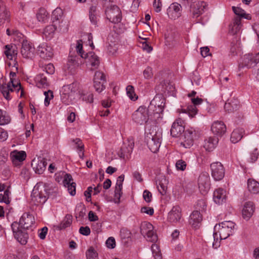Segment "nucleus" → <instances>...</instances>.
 Segmentation results:
<instances>
[{
	"mask_svg": "<svg viewBox=\"0 0 259 259\" xmlns=\"http://www.w3.org/2000/svg\"><path fill=\"white\" fill-rule=\"evenodd\" d=\"M76 49L79 56L85 59L87 64L91 66V70H95L98 68L100 63V59L94 52H90L84 54L82 51V44L79 41H77Z\"/></svg>",
	"mask_w": 259,
	"mask_h": 259,
	"instance_id": "obj_1",
	"label": "nucleus"
},
{
	"mask_svg": "<svg viewBox=\"0 0 259 259\" xmlns=\"http://www.w3.org/2000/svg\"><path fill=\"white\" fill-rule=\"evenodd\" d=\"M105 14L107 19L111 23H118L121 20V12L117 6L113 5L107 8Z\"/></svg>",
	"mask_w": 259,
	"mask_h": 259,
	"instance_id": "obj_2",
	"label": "nucleus"
},
{
	"mask_svg": "<svg viewBox=\"0 0 259 259\" xmlns=\"http://www.w3.org/2000/svg\"><path fill=\"white\" fill-rule=\"evenodd\" d=\"M191 102L193 105L188 106L186 108H179L177 109V112L179 113L187 114L191 118L194 117L198 111L196 106L201 104L203 102V100L201 98L197 97L196 98H192Z\"/></svg>",
	"mask_w": 259,
	"mask_h": 259,
	"instance_id": "obj_3",
	"label": "nucleus"
},
{
	"mask_svg": "<svg viewBox=\"0 0 259 259\" xmlns=\"http://www.w3.org/2000/svg\"><path fill=\"white\" fill-rule=\"evenodd\" d=\"M258 62L259 53L245 54L242 58V62L239 63V67L240 68L244 67L251 68L254 67Z\"/></svg>",
	"mask_w": 259,
	"mask_h": 259,
	"instance_id": "obj_4",
	"label": "nucleus"
},
{
	"mask_svg": "<svg viewBox=\"0 0 259 259\" xmlns=\"http://www.w3.org/2000/svg\"><path fill=\"white\" fill-rule=\"evenodd\" d=\"M148 109L143 106H140L132 114L133 120L140 124L146 123L148 119Z\"/></svg>",
	"mask_w": 259,
	"mask_h": 259,
	"instance_id": "obj_5",
	"label": "nucleus"
},
{
	"mask_svg": "<svg viewBox=\"0 0 259 259\" xmlns=\"http://www.w3.org/2000/svg\"><path fill=\"white\" fill-rule=\"evenodd\" d=\"M206 5L204 2L194 1L190 5V12L193 19H197L204 12Z\"/></svg>",
	"mask_w": 259,
	"mask_h": 259,
	"instance_id": "obj_6",
	"label": "nucleus"
},
{
	"mask_svg": "<svg viewBox=\"0 0 259 259\" xmlns=\"http://www.w3.org/2000/svg\"><path fill=\"white\" fill-rule=\"evenodd\" d=\"M31 200L35 205L42 204L47 200V196L46 195V189H40L39 190L38 188L35 187L33 190L31 194Z\"/></svg>",
	"mask_w": 259,
	"mask_h": 259,
	"instance_id": "obj_7",
	"label": "nucleus"
},
{
	"mask_svg": "<svg viewBox=\"0 0 259 259\" xmlns=\"http://www.w3.org/2000/svg\"><path fill=\"white\" fill-rule=\"evenodd\" d=\"M198 185L201 193L203 195L206 194L210 188V178L207 173H202L199 175Z\"/></svg>",
	"mask_w": 259,
	"mask_h": 259,
	"instance_id": "obj_8",
	"label": "nucleus"
},
{
	"mask_svg": "<svg viewBox=\"0 0 259 259\" xmlns=\"http://www.w3.org/2000/svg\"><path fill=\"white\" fill-rule=\"evenodd\" d=\"M162 134L160 132H156L147 140V145L149 149L153 153L157 152L160 146Z\"/></svg>",
	"mask_w": 259,
	"mask_h": 259,
	"instance_id": "obj_9",
	"label": "nucleus"
},
{
	"mask_svg": "<svg viewBox=\"0 0 259 259\" xmlns=\"http://www.w3.org/2000/svg\"><path fill=\"white\" fill-rule=\"evenodd\" d=\"M211 176L215 181H220L224 177L225 169L220 162H213L210 164Z\"/></svg>",
	"mask_w": 259,
	"mask_h": 259,
	"instance_id": "obj_10",
	"label": "nucleus"
},
{
	"mask_svg": "<svg viewBox=\"0 0 259 259\" xmlns=\"http://www.w3.org/2000/svg\"><path fill=\"white\" fill-rule=\"evenodd\" d=\"M36 53L40 58L46 60L52 58L53 56L52 47L46 43L42 44L38 46Z\"/></svg>",
	"mask_w": 259,
	"mask_h": 259,
	"instance_id": "obj_11",
	"label": "nucleus"
},
{
	"mask_svg": "<svg viewBox=\"0 0 259 259\" xmlns=\"http://www.w3.org/2000/svg\"><path fill=\"white\" fill-rule=\"evenodd\" d=\"M28 228H12L14 237L21 244H25L27 242L28 235Z\"/></svg>",
	"mask_w": 259,
	"mask_h": 259,
	"instance_id": "obj_12",
	"label": "nucleus"
},
{
	"mask_svg": "<svg viewBox=\"0 0 259 259\" xmlns=\"http://www.w3.org/2000/svg\"><path fill=\"white\" fill-rule=\"evenodd\" d=\"M134 146V140L133 139H128L127 143H124L118 152L119 157L123 159L128 158L133 151Z\"/></svg>",
	"mask_w": 259,
	"mask_h": 259,
	"instance_id": "obj_13",
	"label": "nucleus"
},
{
	"mask_svg": "<svg viewBox=\"0 0 259 259\" xmlns=\"http://www.w3.org/2000/svg\"><path fill=\"white\" fill-rule=\"evenodd\" d=\"M184 121L181 118H177L172 123L170 130V134L174 137H179L185 132Z\"/></svg>",
	"mask_w": 259,
	"mask_h": 259,
	"instance_id": "obj_14",
	"label": "nucleus"
},
{
	"mask_svg": "<svg viewBox=\"0 0 259 259\" xmlns=\"http://www.w3.org/2000/svg\"><path fill=\"white\" fill-rule=\"evenodd\" d=\"M196 137V132L193 130H187L182 137L181 145L185 148H190L193 145L194 138Z\"/></svg>",
	"mask_w": 259,
	"mask_h": 259,
	"instance_id": "obj_15",
	"label": "nucleus"
},
{
	"mask_svg": "<svg viewBox=\"0 0 259 259\" xmlns=\"http://www.w3.org/2000/svg\"><path fill=\"white\" fill-rule=\"evenodd\" d=\"M34 47L31 43L27 40H23L22 43L21 54L25 58H31L33 56Z\"/></svg>",
	"mask_w": 259,
	"mask_h": 259,
	"instance_id": "obj_16",
	"label": "nucleus"
},
{
	"mask_svg": "<svg viewBox=\"0 0 259 259\" xmlns=\"http://www.w3.org/2000/svg\"><path fill=\"white\" fill-rule=\"evenodd\" d=\"M182 217V210L180 206H175L168 214L167 220L174 225L179 222Z\"/></svg>",
	"mask_w": 259,
	"mask_h": 259,
	"instance_id": "obj_17",
	"label": "nucleus"
},
{
	"mask_svg": "<svg viewBox=\"0 0 259 259\" xmlns=\"http://www.w3.org/2000/svg\"><path fill=\"white\" fill-rule=\"evenodd\" d=\"M182 6L177 3H172L167 10L168 17L172 19H176L181 16Z\"/></svg>",
	"mask_w": 259,
	"mask_h": 259,
	"instance_id": "obj_18",
	"label": "nucleus"
},
{
	"mask_svg": "<svg viewBox=\"0 0 259 259\" xmlns=\"http://www.w3.org/2000/svg\"><path fill=\"white\" fill-rule=\"evenodd\" d=\"M63 185L67 187L68 192L72 196L76 194V184L73 182V179L71 175L66 174L64 177L63 181Z\"/></svg>",
	"mask_w": 259,
	"mask_h": 259,
	"instance_id": "obj_19",
	"label": "nucleus"
},
{
	"mask_svg": "<svg viewBox=\"0 0 259 259\" xmlns=\"http://www.w3.org/2000/svg\"><path fill=\"white\" fill-rule=\"evenodd\" d=\"M26 157V152L24 151L14 150L10 153V158L13 163L17 165L24 161Z\"/></svg>",
	"mask_w": 259,
	"mask_h": 259,
	"instance_id": "obj_20",
	"label": "nucleus"
},
{
	"mask_svg": "<svg viewBox=\"0 0 259 259\" xmlns=\"http://www.w3.org/2000/svg\"><path fill=\"white\" fill-rule=\"evenodd\" d=\"M124 181V175H122L117 178L115 189L114 191V201L115 203H119L120 197L122 194V184Z\"/></svg>",
	"mask_w": 259,
	"mask_h": 259,
	"instance_id": "obj_21",
	"label": "nucleus"
},
{
	"mask_svg": "<svg viewBox=\"0 0 259 259\" xmlns=\"http://www.w3.org/2000/svg\"><path fill=\"white\" fill-rule=\"evenodd\" d=\"M211 130L215 135L222 136L226 132V126L223 121H216L212 123Z\"/></svg>",
	"mask_w": 259,
	"mask_h": 259,
	"instance_id": "obj_22",
	"label": "nucleus"
},
{
	"mask_svg": "<svg viewBox=\"0 0 259 259\" xmlns=\"http://www.w3.org/2000/svg\"><path fill=\"white\" fill-rule=\"evenodd\" d=\"M47 164L44 159H34L31 162V166L36 173L41 174L45 170Z\"/></svg>",
	"mask_w": 259,
	"mask_h": 259,
	"instance_id": "obj_23",
	"label": "nucleus"
},
{
	"mask_svg": "<svg viewBox=\"0 0 259 259\" xmlns=\"http://www.w3.org/2000/svg\"><path fill=\"white\" fill-rule=\"evenodd\" d=\"M255 209L254 203L251 201L246 202L242 210V217L244 219L248 220L253 214Z\"/></svg>",
	"mask_w": 259,
	"mask_h": 259,
	"instance_id": "obj_24",
	"label": "nucleus"
},
{
	"mask_svg": "<svg viewBox=\"0 0 259 259\" xmlns=\"http://www.w3.org/2000/svg\"><path fill=\"white\" fill-rule=\"evenodd\" d=\"M150 228H140L141 234L144 236L147 241L155 242L158 239V237L155 232L152 230L149 229Z\"/></svg>",
	"mask_w": 259,
	"mask_h": 259,
	"instance_id": "obj_25",
	"label": "nucleus"
},
{
	"mask_svg": "<svg viewBox=\"0 0 259 259\" xmlns=\"http://www.w3.org/2000/svg\"><path fill=\"white\" fill-rule=\"evenodd\" d=\"M13 67L14 68V69H12V71L10 73V81L9 82L12 83V87L16 91L18 92L21 89V87L20 83L16 80V73L18 69L17 62L14 64Z\"/></svg>",
	"mask_w": 259,
	"mask_h": 259,
	"instance_id": "obj_26",
	"label": "nucleus"
},
{
	"mask_svg": "<svg viewBox=\"0 0 259 259\" xmlns=\"http://www.w3.org/2000/svg\"><path fill=\"white\" fill-rule=\"evenodd\" d=\"M34 223V217L32 214L25 213L20 218L19 225L20 227H31Z\"/></svg>",
	"mask_w": 259,
	"mask_h": 259,
	"instance_id": "obj_27",
	"label": "nucleus"
},
{
	"mask_svg": "<svg viewBox=\"0 0 259 259\" xmlns=\"http://www.w3.org/2000/svg\"><path fill=\"white\" fill-rule=\"evenodd\" d=\"M239 102L237 99H230L228 100L224 105V109L228 113L233 112L239 109Z\"/></svg>",
	"mask_w": 259,
	"mask_h": 259,
	"instance_id": "obj_28",
	"label": "nucleus"
},
{
	"mask_svg": "<svg viewBox=\"0 0 259 259\" xmlns=\"http://www.w3.org/2000/svg\"><path fill=\"white\" fill-rule=\"evenodd\" d=\"M165 99L162 95H157L151 101L149 106V109H153L157 106L164 108L165 107Z\"/></svg>",
	"mask_w": 259,
	"mask_h": 259,
	"instance_id": "obj_29",
	"label": "nucleus"
},
{
	"mask_svg": "<svg viewBox=\"0 0 259 259\" xmlns=\"http://www.w3.org/2000/svg\"><path fill=\"white\" fill-rule=\"evenodd\" d=\"M202 221V216L199 211L194 210L190 215L189 223L191 226H198Z\"/></svg>",
	"mask_w": 259,
	"mask_h": 259,
	"instance_id": "obj_30",
	"label": "nucleus"
},
{
	"mask_svg": "<svg viewBox=\"0 0 259 259\" xmlns=\"http://www.w3.org/2000/svg\"><path fill=\"white\" fill-rule=\"evenodd\" d=\"M226 192L221 188L215 190L213 192L214 201L218 204H222L226 199Z\"/></svg>",
	"mask_w": 259,
	"mask_h": 259,
	"instance_id": "obj_31",
	"label": "nucleus"
},
{
	"mask_svg": "<svg viewBox=\"0 0 259 259\" xmlns=\"http://www.w3.org/2000/svg\"><path fill=\"white\" fill-rule=\"evenodd\" d=\"M241 26L240 18L235 17L232 23L229 25V32L233 35L235 34L239 31Z\"/></svg>",
	"mask_w": 259,
	"mask_h": 259,
	"instance_id": "obj_32",
	"label": "nucleus"
},
{
	"mask_svg": "<svg viewBox=\"0 0 259 259\" xmlns=\"http://www.w3.org/2000/svg\"><path fill=\"white\" fill-rule=\"evenodd\" d=\"M218 141V139L215 137H209L205 140L203 147L206 150L211 151L216 147Z\"/></svg>",
	"mask_w": 259,
	"mask_h": 259,
	"instance_id": "obj_33",
	"label": "nucleus"
},
{
	"mask_svg": "<svg viewBox=\"0 0 259 259\" xmlns=\"http://www.w3.org/2000/svg\"><path fill=\"white\" fill-rule=\"evenodd\" d=\"M5 48L4 53L8 59L12 60L15 56H17L18 51L15 45H7Z\"/></svg>",
	"mask_w": 259,
	"mask_h": 259,
	"instance_id": "obj_34",
	"label": "nucleus"
},
{
	"mask_svg": "<svg viewBox=\"0 0 259 259\" xmlns=\"http://www.w3.org/2000/svg\"><path fill=\"white\" fill-rule=\"evenodd\" d=\"M56 24L53 23L52 25L47 26L44 30L43 34L47 39H51L53 37L55 32L57 29Z\"/></svg>",
	"mask_w": 259,
	"mask_h": 259,
	"instance_id": "obj_35",
	"label": "nucleus"
},
{
	"mask_svg": "<svg viewBox=\"0 0 259 259\" xmlns=\"http://www.w3.org/2000/svg\"><path fill=\"white\" fill-rule=\"evenodd\" d=\"M244 131L243 128H236L233 131L231 135L230 140L233 143H236L243 137Z\"/></svg>",
	"mask_w": 259,
	"mask_h": 259,
	"instance_id": "obj_36",
	"label": "nucleus"
},
{
	"mask_svg": "<svg viewBox=\"0 0 259 259\" xmlns=\"http://www.w3.org/2000/svg\"><path fill=\"white\" fill-rule=\"evenodd\" d=\"M247 188L253 194L259 193V183L253 179H249L247 182Z\"/></svg>",
	"mask_w": 259,
	"mask_h": 259,
	"instance_id": "obj_37",
	"label": "nucleus"
},
{
	"mask_svg": "<svg viewBox=\"0 0 259 259\" xmlns=\"http://www.w3.org/2000/svg\"><path fill=\"white\" fill-rule=\"evenodd\" d=\"M35 81L38 88H42L49 85L47 77L44 74H39L35 77Z\"/></svg>",
	"mask_w": 259,
	"mask_h": 259,
	"instance_id": "obj_38",
	"label": "nucleus"
},
{
	"mask_svg": "<svg viewBox=\"0 0 259 259\" xmlns=\"http://www.w3.org/2000/svg\"><path fill=\"white\" fill-rule=\"evenodd\" d=\"M16 90L12 85V83L9 82L8 84H4L1 87V91L4 97L8 100L10 99V92H12Z\"/></svg>",
	"mask_w": 259,
	"mask_h": 259,
	"instance_id": "obj_39",
	"label": "nucleus"
},
{
	"mask_svg": "<svg viewBox=\"0 0 259 259\" xmlns=\"http://www.w3.org/2000/svg\"><path fill=\"white\" fill-rule=\"evenodd\" d=\"M63 12L60 8H57L52 12V19L53 20V23L56 24L60 22V20L63 16Z\"/></svg>",
	"mask_w": 259,
	"mask_h": 259,
	"instance_id": "obj_40",
	"label": "nucleus"
},
{
	"mask_svg": "<svg viewBox=\"0 0 259 259\" xmlns=\"http://www.w3.org/2000/svg\"><path fill=\"white\" fill-rule=\"evenodd\" d=\"M36 18L39 22H46L49 19V13L44 8H40L36 13Z\"/></svg>",
	"mask_w": 259,
	"mask_h": 259,
	"instance_id": "obj_41",
	"label": "nucleus"
},
{
	"mask_svg": "<svg viewBox=\"0 0 259 259\" xmlns=\"http://www.w3.org/2000/svg\"><path fill=\"white\" fill-rule=\"evenodd\" d=\"M167 181L164 177L161 178V180L159 181L157 187L158 191L162 195H165L166 193L167 189Z\"/></svg>",
	"mask_w": 259,
	"mask_h": 259,
	"instance_id": "obj_42",
	"label": "nucleus"
},
{
	"mask_svg": "<svg viewBox=\"0 0 259 259\" xmlns=\"http://www.w3.org/2000/svg\"><path fill=\"white\" fill-rule=\"evenodd\" d=\"M232 10L234 13L237 15L236 17H239L241 19L242 18H244L247 20H250L251 19V17L249 14H246L244 11L240 8L233 7Z\"/></svg>",
	"mask_w": 259,
	"mask_h": 259,
	"instance_id": "obj_43",
	"label": "nucleus"
},
{
	"mask_svg": "<svg viewBox=\"0 0 259 259\" xmlns=\"http://www.w3.org/2000/svg\"><path fill=\"white\" fill-rule=\"evenodd\" d=\"M10 16L9 12L6 7L4 5L0 7V24H3L5 21L8 20Z\"/></svg>",
	"mask_w": 259,
	"mask_h": 259,
	"instance_id": "obj_44",
	"label": "nucleus"
},
{
	"mask_svg": "<svg viewBox=\"0 0 259 259\" xmlns=\"http://www.w3.org/2000/svg\"><path fill=\"white\" fill-rule=\"evenodd\" d=\"M97 7L95 5L92 6L90 8L89 16L91 22L96 25L98 22V19L97 17Z\"/></svg>",
	"mask_w": 259,
	"mask_h": 259,
	"instance_id": "obj_45",
	"label": "nucleus"
},
{
	"mask_svg": "<svg viewBox=\"0 0 259 259\" xmlns=\"http://www.w3.org/2000/svg\"><path fill=\"white\" fill-rule=\"evenodd\" d=\"M151 250L155 259H162V254L159 246L157 244H152L151 246Z\"/></svg>",
	"mask_w": 259,
	"mask_h": 259,
	"instance_id": "obj_46",
	"label": "nucleus"
},
{
	"mask_svg": "<svg viewBox=\"0 0 259 259\" xmlns=\"http://www.w3.org/2000/svg\"><path fill=\"white\" fill-rule=\"evenodd\" d=\"M229 229L230 228H220L217 231L221 240L225 239L230 236Z\"/></svg>",
	"mask_w": 259,
	"mask_h": 259,
	"instance_id": "obj_47",
	"label": "nucleus"
},
{
	"mask_svg": "<svg viewBox=\"0 0 259 259\" xmlns=\"http://www.w3.org/2000/svg\"><path fill=\"white\" fill-rule=\"evenodd\" d=\"M86 209L83 205L78 204L75 208V214L76 218H82L85 214Z\"/></svg>",
	"mask_w": 259,
	"mask_h": 259,
	"instance_id": "obj_48",
	"label": "nucleus"
},
{
	"mask_svg": "<svg viewBox=\"0 0 259 259\" xmlns=\"http://www.w3.org/2000/svg\"><path fill=\"white\" fill-rule=\"evenodd\" d=\"M126 94L131 100L135 101L138 99V96L135 92L134 88L132 85H127L126 87Z\"/></svg>",
	"mask_w": 259,
	"mask_h": 259,
	"instance_id": "obj_49",
	"label": "nucleus"
},
{
	"mask_svg": "<svg viewBox=\"0 0 259 259\" xmlns=\"http://www.w3.org/2000/svg\"><path fill=\"white\" fill-rule=\"evenodd\" d=\"M10 116L6 114L5 112L0 109V125H5L10 122Z\"/></svg>",
	"mask_w": 259,
	"mask_h": 259,
	"instance_id": "obj_50",
	"label": "nucleus"
},
{
	"mask_svg": "<svg viewBox=\"0 0 259 259\" xmlns=\"http://www.w3.org/2000/svg\"><path fill=\"white\" fill-rule=\"evenodd\" d=\"M87 259H98V253L93 247H90L86 253Z\"/></svg>",
	"mask_w": 259,
	"mask_h": 259,
	"instance_id": "obj_51",
	"label": "nucleus"
},
{
	"mask_svg": "<svg viewBox=\"0 0 259 259\" xmlns=\"http://www.w3.org/2000/svg\"><path fill=\"white\" fill-rule=\"evenodd\" d=\"M73 84H68L63 86L62 91V95L67 96L68 97L70 96L71 94L72 93L73 91Z\"/></svg>",
	"mask_w": 259,
	"mask_h": 259,
	"instance_id": "obj_52",
	"label": "nucleus"
},
{
	"mask_svg": "<svg viewBox=\"0 0 259 259\" xmlns=\"http://www.w3.org/2000/svg\"><path fill=\"white\" fill-rule=\"evenodd\" d=\"M97 79L98 78L96 79V81H94V86L97 92L101 93L105 88L104 84L105 82L98 81Z\"/></svg>",
	"mask_w": 259,
	"mask_h": 259,
	"instance_id": "obj_53",
	"label": "nucleus"
},
{
	"mask_svg": "<svg viewBox=\"0 0 259 259\" xmlns=\"http://www.w3.org/2000/svg\"><path fill=\"white\" fill-rule=\"evenodd\" d=\"M98 81L106 82V76L103 72L98 71L95 73L94 81H96V79Z\"/></svg>",
	"mask_w": 259,
	"mask_h": 259,
	"instance_id": "obj_54",
	"label": "nucleus"
},
{
	"mask_svg": "<svg viewBox=\"0 0 259 259\" xmlns=\"http://www.w3.org/2000/svg\"><path fill=\"white\" fill-rule=\"evenodd\" d=\"M44 95L45 96V105L48 106L50 104V100L53 98V93L52 91L49 90L47 92L45 91Z\"/></svg>",
	"mask_w": 259,
	"mask_h": 259,
	"instance_id": "obj_55",
	"label": "nucleus"
},
{
	"mask_svg": "<svg viewBox=\"0 0 259 259\" xmlns=\"http://www.w3.org/2000/svg\"><path fill=\"white\" fill-rule=\"evenodd\" d=\"M143 75L146 79H151L153 75L152 68L149 66L146 67L143 71Z\"/></svg>",
	"mask_w": 259,
	"mask_h": 259,
	"instance_id": "obj_56",
	"label": "nucleus"
},
{
	"mask_svg": "<svg viewBox=\"0 0 259 259\" xmlns=\"http://www.w3.org/2000/svg\"><path fill=\"white\" fill-rule=\"evenodd\" d=\"M72 222V217L70 214L66 215L64 220L62 222V227H69L71 225Z\"/></svg>",
	"mask_w": 259,
	"mask_h": 259,
	"instance_id": "obj_57",
	"label": "nucleus"
},
{
	"mask_svg": "<svg viewBox=\"0 0 259 259\" xmlns=\"http://www.w3.org/2000/svg\"><path fill=\"white\" fill-rule=\"evenodd\" d=\"M176 166L178 170L183 171L186 169L187 163L184 160L180 159L177 161Z\"/></svg>",
	"mask_w": 259,
	"mask_h": 259,
	"instance_id": "obj_58",
	"label": "nucleus"
},
{
	"mask_svg": "<svg viewBox=\"0 0 259 259\" xmlns=\"http://www.w3.org/2000/svg\"><path fill=\"white\" fill-rule=\"evenodd\" d=\"M78 57L70 55L68 60V65L78 66L80 63L78 62Z\"/></svg>",
	"mask_w": 259,
	"mask_h": 259,
	"instance_id": "obj_59",
	"label": "nucleus"
},
{
	"mask_svg": "<svg viewBox=\"0 0 259 259\" xmlns=\"http://www.w3.org/2000/svg\"><path fill=\"white\" fill-rule=\"evenodd\" d=\"M108 248L113 249L115 247L116 242L114 238L112 237H109L106 242Z\"/></svg>",
	"mask_w": 259,
	"mask_h": 259,
	"instance_id": "obj_60",
	"label": "nucleus"
},
{
	"mask_svg": "<svg viewBox=\"0 0 259 259\" xmlns=\"http://www.w3.org/2000/svg\"><path fill=\"white\" fill-rule=\"evenodd\" d=\"M162 6V3L160 0H154L153 6L157 13L161 11Z\"/></svg>",
	"mask_w": 259,
	"mask_h": 259,
	"instance_id": "obj_61",
	"label": "nucleus"
},
{
	"mask_svg": "<svg viewBox=\"0 0 259 259\" xmlns=\"http://www.w3.org/2000/svg\"><path fill=\"white\" fill-rule=\"evenodd\" d=\"M82 100L88 103H93V95L91 93H89L87 94H82L81 96Z\"/></svg>",
	"mask_w": 259,
	"mask_h": 259,
	"instance_id": "obj_62",
	"label": "nucleus"
},
{
	"mask_svg": "<svg viewBox=\"0 0 259 259\" xmlns=\"http://www.w3.org/2000/svg\"><path fill=\"white\" fill-rule=\"evenodd\" d=\"M206 207L205 201L203 199L199 200L196 204V208L200 210H205Z\"/></svg>",
	"mask_w": 259,
	"mask_h": 259,
	"instance_id": "obj_63",
	"label": "nucleus"
},
{
	"mask_svg": "<svg viewBox=\"0 0 259 259\" xmlns=\"http://www.w3.org/2000/svg\"><path fill=\"white\" fill-rule=\"evenodd\" d=\"M44 70L50 74H52L55 72V67L53 64L49 63L45 66Z\"/></svg>",
	"mask_w": 259,
	"mask_h": 259,
	"instance_id": "obj_64",
	"label": "nucleus"
}]
</instances>
